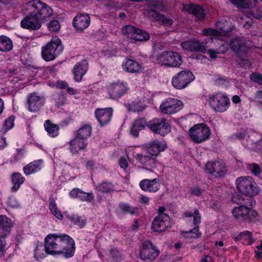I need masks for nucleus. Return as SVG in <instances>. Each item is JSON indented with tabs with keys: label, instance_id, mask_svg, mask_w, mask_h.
Listing matches in <instances>:
<instances>
[{
	"label": "nucleus",
	"instance_id": "39",
	"mask_svg": "<svg viewBox=\"0 0 262 262\" xmlns=\"http://www.w3.org/2000/svg\"><path fill=\"white\" fill-rule=\"evenodd\" d=\"M237 8L243 9H250L255 7V5L251 0H229Z\"/></svg>",
	"mask_w": 262,
	"mask_h": 262
},
{
	"label": "nucleus",
	"instance_id": "13",
	"mask_svg": "<svg viewBox=\"0 0 262 262\" xmlns=\"http://www.w3.org/2000/svg\"><path fill=\"white\" fill-rule=\"evenodd\" d=\"M147 126L154 133L163 136L171 130V127L165 118H155L148 122Z\"/></svg>",
	"mask_w": 262,
	"mask_h": 262
},
{
	"label": "nucleus",
	"instance_id": "1",
	"mask_svg": "<svg viewBox=\"0 0 262 262\" xmlns=\"http://www.w3.org/2000/svg\"><path fill=\"white\" fill-rule=\"evenodd\" d=\"M27 15L21 21L22 28L29 30H37L41 26V20L50 17L53 13L52 8L39 0L32 1L24 6Z\"/></svg>",
	"mask_w": 262,
	"mask_h": 262
},
{
	"label": "nucleus",
	"instance_id": "27",
	"mask_svg": "<svg viewBox=\"0 0 262 262\" xmlns=\"http://www.w3.org/2000/svg\"><path fill=\"white\" fill-rule=\"evenodd\" d=\"M137 160H138L142 165L144 166L146 169H152L156 167L158 164L156 158L151 155H143L138 154L136 156Z\"/></svg>",
	"mask_w": 262,
	"mask_h": 262
},
{
	"label": "nucleus",
	"instance_id": "19",
	"mask_svg": "<svg viewBox=\"0 0 262 262\" xmlns=\"http://www.w3.org/2000/svg\"><path fill=\"white\" fill-rule=\"evenodd\" d=\"M95 117L101 126H104L110 122L113 110L111 107L97 108L95 111Z\"/></svg>",
	"mask_w": 262,
	"mask_h": 262
},
{
	"label": "nucleus",
	"instance_id": "55",
	"mask_svg": "<svg viewBox=\"0 0 262 262\" xmlns=\"http://www.w3.org/2000/svg\"><path fill=\"white\" fill-rule=\"evenodd\" d=\"M48 27L50 31L57 32L59 30L60 25L58 20H53L49 23Z\"/></svg>",
	"mask_w": 262,
	"mask_h": 262
},
{
	"label": "nucleus",
	"instance_id": "26",
	"mask_svg": "<svg viewBox=\"0 0 262 262\" xmlns=\"http://www.w3.org/2000/svg\"><path fill=\"white\" fill-rule=\"evenodd\" d=\"M183 10L189 13L192 14L199 20H203L205 16L204 10L199 5L189 4L183 5Z\"/></svg>",
	"mask_w": 262,
	"mask_h": 262
},
{
	"label": "nucleus",
	"instance_id": "57",
	"mask_svg": "<svg viewBox=\"0 0 262 262\" xmlns=\"http://www.w3.org/2000/svg\"><path fill=\"white\" fill-rule=\"evenodd\" d=\"M67 101V98L63 94H59L55 99L56 104L58 107L64 105Z\"/></svg>",
	"mask_w": 262,
	"mask_h": 262
},
{
	"label": "nucleus",
	"instance_id": "33",
	"mask_svg": "<svg viewBox=\"0 0 262 262\" xmlns=\"http://www.w3.org/2000/svg\"><path fill=\"white\" fill-rule=\"evenodd\" d=\"M146 120L144 118H138L134 120L132 128L131 133L135 137H138L140 131L144 129L147 126Z\"/></svg>",
	"mask_w": 262,
	"mask_h": 262
},
{
	"label": "nucleus",
	"instance_id": "47",
	"mask_svg": "<svg viewBox=\"0 0 262 262\" xmlns=\"http://www.w3.org/2000/svg\"><path fill=\"white\" fill-rule=\"evenodd\" d=\"M149 38V34L146 31L137 28L133 40L140 41H147Z\"/></svg>",
	"mask_w": 262,
	"mask_h": 262
},
{
	"label": "nucleus",
	"instance_id": "29",
	"mask_svg": "<svg viewBox=\"0 0 262 262\" xmlns=\"http://www.w3.org/2000/svg\"><path fill=\"white\" fill-rule=\"evenodd\" d=\"M122 68L124 70L130 73H140L143 70L142 66L137 61L126 59L122 63Z\"/></svg>",
	"mask_w": 262,
	"mask_h": 262
},
{
	"label": "nucleus",
	"instance_id": "58",
	"mask_svg": "<svg viewBox=\"0 0 262 262\" xmlns=\"http://www.w3.org/2000/svg\"><path fill=\"white\" fill-rule=\"evenodd\" d=\"M119 164L121 168H123L124 170L126 171L128 166L127 157H121L119 160Z\"/></svg>",
	"mask_w": 262,
	"mask_h": 262
},
{
	"label": "nucleus",
	"instance_id": "28",
	"mask_svg": "<svg viewBox=\"0 0 262 262\" xmlns=\"http://www.w3.org/2000/svg\"><path fill=\"white\" fill-rule=\"evenodd\" d=\"M70 195L73 198L78 199L81 201L91 202L94 200L93 193H87L78 188L73 189L70 192Z\"/></svg>",
	"mask_w": 262,
	"mask_h": 262
},
{
	"label": "nucleus",
	"instance_id": "62",
	"mask_svg": "<svg viewBox=\"0 0 262 262\" xmlns=\"http://www.w3.org/2000/svg\"><path fill=\"white\" fill-rule=\"evenodd\" d=\"M56 85L57 88L62 89H66L68 86V84L64 81H58Z\"/></svg>",
	"mask_w": 262,
	"mask_h": 262
},
{
	"label": "nucleus",
	"instance_id": "14",
	"mask_svg": "<svg viewBox=\"0 0 262 262\" xmlns=\"http://www.w3.org/2000/svg\"><path fill=\"white\" fill-rule=\"evenodd\" d=\"M212 42V37H209L205 39L202 42L198 40H189L182 42L181 46L183 49L187 51H200L205 53L207 51V48L209 47L207 44Z\"/></svg>",
	"mask_w": 262,
	"mask_h": 262
},
{
	"label": "nucleus",
	"instance_id": "3",
	"mask_svg": "<svg viewBox=\"0 0 262 262\" xmlns=\"http://www.w3.org/2000/svg\"><path fill=\"white\" fill-rule=\"evenodd\" d=\"M63 47L61 40L56 36H53L46 46L42 47V58L47 61L55 59L63 51Z\"/></svg>",
	"mask_w": 262,
	"mask_h": 262
},
{
	"label": "nucleus",
	"instance_id": "40",
	"mask_svg": "<svg viewBox=\"0 0 262 262\" xmlns=\"http://www.w3.org/2000/svg\"><path fill=\"white\" fill-rule=\"evenodd\" d=\"M96 188L99 191L104 193H111L115 190L114 185L108 181L102 182L96 186Z\"/></svg>",
	"mask_w": 262,
	"mask_h": 262
},
{
	"label": "nucleus",
	"instance_id": "18",
	"mask_svg": "<svg viewBox=\"0 0 262 262\" xmlns=\"http://www.w3.org/2000/svg\"><path fill=\"white\" fill-rule=\"evenodd\" d=\"M170 217L168 214L157 215L154 219L151 229L156 232L165 231L170 226Z\"/></svg>",
	"mask_w": 262,
	"mask_h": 262
},
{
	"label": "nucleus",
	"instance_id": "41",
	"mask_svg": "<svg viewBox=\"0 0 262 262\" xmlns=\"http://www.w3.org/2000/svg\"><path fill=\"white\" fill-rule=\"evenodd\" d=\"M13 48L12 40L8 37L2 35L0 36V51L2 52L10 51Z\"/></svg>",
	"mask_w": 262,
	"mask_h": 262
},
{
	"label": "nucleus",
	"instance_id": "35",
	"mask_svg": "<svg viewBox=\"0 0 262 262\" xmlns=\"http://www.w3.org/2000/svg\"><path fill=\"white\" fill-rule=\"evenodd\" d=\"M43 125L45 130L50 136L55 137L58 135L59 127L58 125L52 123L49 120H47L45 121Z\"/></svg>",
	"mask_w": 262,
	"mask_h": 262
},
{
	"label": "nucleus",
	"instance_id": "60",
	"mask_svg": "<svg viewBox=\"0 0 262 262\" xmlns=\"http://www.w3.org/2000/svg\"><path fill=\"white\" fill-rule=\"evenodd\" d=\"M6 242L4 241L3 236L0 237V257L4 255V253L5 250Z\"/></svg>",
	"mask_w": 262,
	"mask_h": 262
},
{
	"label": "nucleus",
	"instance_id": "5",
	"mask_svg": "<svg viewBox=\"0 0 262 262\" xmlns=\"http://www.w3.org/2000/svg\"><path fill=\"white\" fill-rule=\"evenodd\" d=\"M208 102L212 109L220 113L227 111L230 105L229 98L225 94L220 92L209 96Z\"/></svg>",
	"mask_w": 262,
	"mask_h": 262
},
{
	"label": "nucleus",
	"instance_id": "16",
	"mask_svg": "<svg viewBox=\"0 0 262 262\" xmlns=\"http://www.w3.org/2000/svg\"><path fill=\"white\" fill-rule=\"evenodd\" d=\"M46 98L36 92L28 94L27 100L28 110L31 113L39 111L46 103Z\"/></svg>",
	"mask_w": 262,
	"mask_h": 262
},
{
	"label": "nucleus",
	"instance_id": "11",
	"mask_svg": "<svg viewBox=\"0 0 262 262\" xmlns=\"http://www.w3.org/2000/svg\"><path fill=\"white\" fill-rule=\"evenodd\" d=\"M205 171L214 178H220L225 176L227 169L225 163L222 161H208L205 164Z\"/></svg>",
	"mask_w": 262,
	"mask_h": 262
},
{
	"label": "nucleus",
	"instance_id": "21",
	"mask_svg": "<svg viewBox=\"0 0 262 262\" xmlns=\"http://www.w3.org/2000/svg\"><path fill=\"white\" fill-rule=\"evenodd\" d=\"M250 143H247L244 141L243 144L250 150L260 151L262 150V136L257 133H254L248 136Z\"/></svg>",
	"mask_w": 262,
	"mask_h": 262
},
{
	"label": "nucleus",
	"instance_id": "30",
	"mask_svg": "<svg viewBox=\"0 0 262 262\" xmlns=\"http://www.w3.org/2000/svg\"><path fill=\"white\" fill-rule=\"evenodd\" d=\"M145 16L156 20L161 21L163 25L166 26H171L173 22L172 19L166 18L164 15L159 14L154 10L147 11L145 13Z\"/></svg>",
	"mask_w": 262,
	"mask_h": 262
},
{
	"label": "nucleus",
	"instance_id": "9",
	"mask_svg": "<svg viewBox=\"0 0 262 262\" xmlns=\"http://www.w3.org/2000/svg\"><path fill=\"white\" fill-rule=\"evenodd\" d=\"M156 59L158 64L169 67H178L182 63L181 55L170 51L163 52Z\"/></svg>",
	"mask_w": 262,
	"mask_h": 262
},
{
	"label": "nucleus",
	"instance_id": "63",
	"mask_svg": "<svg viewBox=\"0 0 262 262\" xmlns=\"http://www.w3.org/2000/svg\"><path fill=\"white\" fill-rule=\"evenodd\" d=\"M256 248L259 251H255V256L257 258H262V243L258 246H257Z\"/></svg>",
	"mask_w": 262,
	"mask_h": 262
},
{
	"label": "nucleus",
	"instance_id": "64",
	"mask_svg": "<svg viewBox=\"0 0 262 262\" xmlns=\"http://www.w3.org/2000/svg\"><path fill=\"white\" fill-rule=\"evenodd\" d=\"M207 53L209 54L210 58L212 59H215L217 57V54H219V51H214L213 50H208Z\"/></svg>",
	"mask_w": 262,
	"mask_h": 262
},
{
	"label": "nucleus",
	"instance_id": "37",
	"mask_svg": "<svg viewBox=\"0 0 262 262\" xmlns=\"http://www.w3.org/2000/svg\"><path fill=\"white\" fill-rule=\"evenodd\" d=\"M25 180V178L20 173L18 172L13 173L12 174V182L13 184L11 187L12 191L16 192L17 191Z\"/></svg>",
	"mask_w": 262,
	"mask_h": 262
},
{
	"label": "nucleus",
	"instance_id": "23",
	"mask_svg": "<svg viewBox=\"0 0 262 262\" xmlns=\"http://www.w3.org/2000/svg\"><path fill=\"white\" fill-rule=\"evenodd\" d=\"M88 68V62L86 60H82L77 63L73 69L74 80L77 82L81 81Z\"/></svg>",
	"mask_w": 262,
	"mask_h": 262
},
{
	"label": "nucleus",
	"instance_id": "56",
	"mask_svg": "<svg viewBox=\"0 0 262 262\" xmlns=\"http://www.w3.org/2000/svg\"><path fill=\"white\" fill-rule=\"evenodd\" d=\"M110 256L115 261H119L122 257V254L116 248L111 249L110 252Z\"/></svg>",
	"mask_w": 262,
	"mask_h": 262
},
{
	"label": "nucleus",
	"instance_id": "17",
	"mask_svg": "<svg viewBox=\"0 0 262 262\" xmlns=\"http://www.w3.org/2000/svg\"><path fill=\"white\" fill-rule=\"evenodd\" d=\"M182 101L173 98H168L165 100L160 106L161 111L168 115L173 114L178 112L183 107Z\"/></svg>",
	"mask_w": 262,
	"mask_h": 262
},
{
	"label": "nucleus",
	"instance_id": "6",
	"mask_svg": "<svg viewBox=\"0 0 262 262\" xmlns=\"http://www.w3.org/2000/svg\"><path fill=\"white\" fill-rule=\"evenodd\" d=\"M216 27L218 30L211 28H206L203 30V33L206 36H213L214 37L225 36L228 35L233 28L226 17H223L216 22Z\"/></svg>",
	"mask_w": 262,
	"mask_h": 262
},
{
	"label": "nucleus",
	"instance_id": "34",
	"mask_svg": "<svg viewBox=\"0 0 262 262\" xmlns=\"http://www.w3.org/2000/svg\"><path fill=\"white\" fill-rule=\"evenodd\" d=\"M12 227V222L9 218L5 215H0V232L7 235L10 231Z\"/></svg>",
	"mask_w": 262,
	"mask_h": 262
},
{
	"label": "nucleus",
	"instance_id": "15",
	"mask_svg": "<svg viewBox=\"0 0 262 262\" xmlns=\"http://www.w3.org/2000/svg\"><path fill=\"white\" fill-rule=\"evenodd\" d=\"M107 90L110 97L113 99L120 98L129 90L127 84L118 80L109 83Z\"/></svg>",
	"mask_w": 262,
	"mask_h": 262
},
{
	"label": "nucleus",
	"instance_id": "52",
	"mask_svg": "<svg viewBox=\"0 0 262 262\" xmlns=\"http://www.w3.org/2000/svg\"><path fill=\"white\" fill-rule=\"evenodd\" d=\"M145 108V105L141 101L133 102L129 106V110L134 112L143 111Z\"/></svg>",
	"mask_w": 262,
	"mask_h": 262
},
{
	"label": "nucleus",
	"instance_id": "44",
	"mask_svg": "<svg viewBox=\"0 0 262 262\" xmlns=\"http://www.w3.org/2000/svg\"><path fill=\"white\" fill-rule=\"evenodd\" d=\"M137 28L132 25H127L122 29L123 35L127 39L133 40L135 35V33Z\"/></svg>",
	"mask_w": 262,
	"mask_h": 262
},
{
	"label": "nucleus",
	"instance_id": "8",
	"mask_svg": "<svg viewBox=\"0 0 262 262\" xmlns=\"http://www.w3.org/2000/svg\"><path fill=\"white\" fill-rule=\"evenodd\" d=\"M141 259L146 262L155 260L160 254L158 248L150 241L143 242L139 250Z\"/></svg>",
	"mask_w": 262,
	"mask_h": 262
},
{
	"label": "nucleus",
	"instance_id": "20",
	"mask_svg": "<svg viewBox=\"0 0 262 262\" xmlns=\"http://www.w3.org/2000/svg\"><path fill=\"white\" fill-rule=\"evenodd\" d=\"M140 188L146 192H156L160 188L161 184L159 179H143L139 183Z\"/></svg>",
	"mask_w": 262,
	"mask_h": 262
},
{
	"label": "nucleus",
	"instance_id": "48",
	"mask_svg": "<svg viewBox=\"0 0 262 262\" xmlns=\"http://www.w3.org/2000/svg\"><path fill=\"white\" fill-rule=\"evenodd\" d=\"M47 253L46 251L45 246L42 244L37 245L34 251V257L37 260H40L43 258Z\"/></svg>",
	"mask_w": 262,
	"mask_h": 262
},
{
	"label": "nucleus",
	"instance_id": "43",
	"mask_svg": "<svg viewBox=\"0 0 262 262\" xmlns=\"http://www.w3.org/2000/svg\"><path fill=\"white\" fill-rule=\"evenodd\" d=\"M151 1V2L147 7V9L144 12L145 15V13L150 10H154L156 12H157V11H163L165 10V6L162 2L154 0Z\"/></svg>",
	"mask_w": 262,
	"mask_h": 262
},
{
	"label": "nucleus",
	"instance_id": "25",
	"mask_svg": "<svg viewBox=\"0 0 262 262\" xmlns=\"http://www.w3.org/2000/svg\"><path fill=\"white\" fill-rule=\"evenodd\" d=\"M69 144L70 151L73 155H75L86 150L88 142L75 137L74 138L70 140Z\"/></svg>",
	"mask_w": 262,
	"mask_h": 262
},
{
	"label": "nucleus",
	"instance_id": "12",
	"mask_svg": "<svg viewBox=\"0 0 262 262\" xmlns=\"http://www.w3.org/2000/svg\"><path fill=\"white\" fill-rule=\"evenodd\" d=\"M232 212L234 218L238 221L250 222L257 215L254 210L244 205L234 207Z\"/></svg>",
	"mask_w": 262,
	"mask_h": 262
},
{
	"label": "nucleus",
	"instance_id": "51",
	"mask_svg": "<svg viewBox=\"0 0 262 262\" xmlns=\"http://www.w3.org/2000/svg\"><path fill=\"white\" fill-rule=\"evenodd\" d=\"M185 216L188 217H192L193 222L194 225L199 224L201 221V214L198 210L195 209L193 212H187L185 214Z\"/></svg>",
	"mask_w": 262,
	"mask_h": 262
},
{
	"label": "nucleus",
	"instance_id": "53",
	"mask_svg": "<svg viewBox=\"0 0 262 262\" xmlns=\"http://www.w3.org/2000/svg\"><path fill=\"white\" fill-rule=\"evenodd\" d=\"M246 136H247L246 132L244 130H241L239 131V130L237 131L236 133L233 134L231 136V138L232 140H243L242 143L244 141L245 142H247V143H250V140L249 138H248V140H244V139L246 138Z\"/></svg>",
	"mask_w": 262,
	"mask_h": 262
},
{
	"label": "nucleus",
	"instance_id": "7",
	"mask_svg": "<svg viewBox=\"0 0 262 262\" xmlns=\"http://www.w3.org/2000/svg\"><path fill=\"white\" fill-rule=\"evenodd\" d=\"M210 134L209 127L203 123L194 125L188 131L190 139L195 143H200L208 140Z\"/></svg>",
	"mask_w": 262,
	"mask_h": 262
},
{
	"label": "nucleus",
	"instance_id": "46",
	"mask_svg": "<svg viewBox=\"0 0 262 262\" xmlns=\"http://www.w3.org/2000/svg\"><path fill=\"white\" fill-rule=\"evenodd\" d=\"M119 207L124 213H129L134 215L137 214L139 212L138 208L132 207L127 204H120L119 205Z\"/></svg>",
	"mask_w": 262,
	"mask_h": 262
},
{
	"label": "nucleus",
	"instance_id": "4",
	"mask_svg": "<svg viewBox=\"0 0 262 262\" xmlns=\"http://www.w3.org/2000/svg\"><path fill=\"white\" fill-rule=\"evenodd\" d=\"M235 184L237 190L244 195H256L259 193V188L251 177H238L236 179Z\"/></svg>",
	"mask_w": 262,
	"mask_h": 262
},
{
	"label": "nucleus",
	"instance_id": "22",
	"mask_svg": "<svg viewBox=\"0 0 262 262\" xmlns=\"http://www.w3.org/2000/svg\"><path fill=\"white\" fill-rule=\"evenodd\" d=\"M166 147L163 141L155 140L147 144L146 150L149 155L157 157L160 152L166 149Z\"/></svg>",
	"mask_w": 262,
	"mask_h": 262
},
{
	"label": "nucleus",
	"instance_id": "61",
	"mask_svg": "<svg viewBox=\"0 0 262 262\" xmlns=\"http://www.w3.org/2000/svg\"><path fill=\"white\" fill-rule=\"evenodd\" d=\"M255 98L257 102L262 106V91H258L255 94Z\"/></svg>",
	"mask_w": 262,
	"mask_h": 262
},
{
	"label": "nucleus",
	"instance_id": "31",
	"mask_svg": "<svg viewBox=\"0 0 262 262\" xmlns=\"http://www.w3.org/2000/svg\"><path fill=\"white\" fill-rule=\"evenodd\" d=\"M92 132V128L90 124L82 125L75 133V137L84 141H87V139L91 136Z\"/></svg>",
	"mask_w": 262,
	"mask_h": 262
},
{
	"label": "nucleus",
	"instance_id": "10",
	"mask_svg": "<svg viewBox=\"0 0 262 262\" xmlns=\"http://www.w3.org/2000/svg\"><path fill=\"white\" fill-rule=\"evenodd\" d=\"M194 79V76L188 70H183L176 74L171 80L172 86L179 90L185 88Z\"/></svg>",
	"mask_w": 262,
	"mask_h": 262
},
{
	"label": "nucleus",
	"instance_id": "54",
	"mask_svg": "<svg viewBox=\"0 0 262 262\" xmlns=\"http://www.w3.org/2000/svg\"><path fill=\"white\" fill-rule=\"evenodd\" d=\"M14 117L13 116L8 118L3 126V129L6 132L12 128L14 125Z\"/></svg>",
	"mask_w": 262,
	"mask_h": 262
},
{
	"label": "nucleus",
	"instance_id": "24",
	"mask_svg": "<svg viewBox=\"0 0 262 262\" xmlns=\"http://www.w3.org/2000/svg\"><path fill=\"white\" fill-rule=\"evenodd\" d=\"M91 22V18L89 14H77L73 20L74 27L77 30H83L87 28Z\"/></svg>",
	"mask_w": 262,
	"mask_h": 262
},
{
	"label": "nucleus",
	"instance_id": "2",
	"mask_svg": "<svg viewBox=\"0 0 262 262\" xmlns=\"http://www.w3.org/2000/svg\"><path fill=\"white\" fill-rule=\"evenodd\" d=\"M47 254L62 255L69 258L74 256L75 244L74 239L66 234H49L45 239Z\"/></svg>",
	"mask_w": 262,
	"mask_h": 262
},
{
	"label": "nucleus",
	"instance_id": "38",
	"mask_svg": "<svg viewBox=\"0 0 262 262\" xmlns=\"http://www.w3.org/2000/svg\"><path fill=\"white\" fill-rule=\"evenodd\" d=\"M230 46L232 50L236 54L245 51V45L239 38H234L231 40Z\"/></svg>",
	"mask_w": 262,
	"mask_h": 262
},
{
	"label": "nucleus",
	"instance_id": "50",
	"mask_svg": "<svg viewBox=\"0 0 262 262\" xmlns=\"http://www.w3.org/2000/svg\"><path fill=\"white\" fill-rule=\"evenodd\" d=\"M247 168L254 175L262 179V169L256 163L248 164Z\"/></svg>",
	"mask_w": 262,
	"mask_h": 262
},
{
	"label": "nucleus",
	"instance_id": "59",
	"mask_svg": "<svg viewBox=\"0 0 262 262\" xmlns=\"http://www.w3.org/2000/svg\"><path fill=\"white\" fill-rule=\"evenodd\" d=\"M251 79L258 84L262 85V74L260 73H252L251 75Z\"/></svg>",
	"mask_w": 262,
	"mask_h": 262
},
{
	"label": "nucleus",
	"instance_id": "49",
	"mask_svg": "<svg viewBox=\"0 0 262 262\" xmlns=\"http://www.w3.org/2000/svg\"><path fill=\"white\" fill-rule=\"evenodd\" d=\"M49 208L52 214L59 220L63 219V215L58 210L57 205L53 199L50 200Z\"/></svg>",
	"mask_w": 262,
	"mask_h": 262
},
{
	"label": "nucleus",
	"instance_id": "36",
	"mask_svg": "<svg viewBox=\"0 0 262 262\" xmlns=\"http://www.w3.org/2000/svg\"><path fill=\"white\" fill-rule=\"evenodd\" d=\"M234 240L242 241L244 244L249 245H252L255 241L252 236V233L249 231L241 232L234 238Z\"/></svg>",
	"mask_w": 262,
	"mask_h": 262
},
{
	"label": "nucleus",
	"instance_id": "42",
	"mask_svg": "<svg viewBox=\"0 0 262 262\" xmlns=\"http://www.w3.org/2000/svg\"><path fill=\"white\" fill-rule=\"evenodd\" d=\"M68 219L74 224L78 226L80 228H83L87 222L86 217L75 215H68Z\"/></svg>",
	"mask_w": 262,
	"mask_h": 262
},
{
	"label": "nucleus",
	"instance_id": "45",
	"mask_svg": "<svg viewBox=\"0 0 262 262\" xmlns=\"http://www.w3.org/2000/svg\"><path fill=\"white\" fill-rule=\"evenodd\" d=\"M246 196L239 200V204L246 207L252 208L256 202L253 197L255 195H245Z\"/></svg>",
	"mask_w": 262,
	"mask_h": 262
},
{
	"label": "nucleus",
	"instance_id": "32",
	"mask_svg": "<svg viewBox=\"0 0 262 262\" xmlns=\"http://www.w3.org/2000/svg\"><path fill=\"white\" fill-rule=\"evenodd\" d=\"M42 163V160H38L27 164L23 168L25 174L28 176L38 172L41 169Z\"/></svg>",
	"mask_w": 262,
	"mask_h": 262
}]
</instances>
